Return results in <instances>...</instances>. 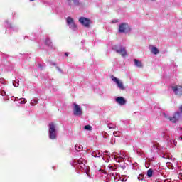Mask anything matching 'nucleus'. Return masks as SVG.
I'll return each instance as SVG.
<instances>
[{"label":"nucleus","instance_id":"nucleus-1","mask_svg":"<svg viewBox=\"0 0 182 182\" xmlns=\"http://www.w3.org/2000/svg\"><path fill=\"white\" fill-rule=\"evenodd\" d=\"M71 166L80 170L82 173H86L87 177H90V175L87 173V166H86V160L84 158H80L78 160L74 159L70 162Z\"/></svg>","mask_w":182,"mask_h":182},{"label":"nucleus","instance_id":"nucleus-2","mask_svg":"<svg viewBox=\"0 0 182 182\" xmlns=\"http://www.w3.org/2000/svg\"><path fill=\"white\" fill-rule=\"evenodd\" d=\"M48 137L50 140H56L58 139V124L55 122L48 124Z\"/></svg>","mask_w":182,"mask_h":182},{"label":"nucleus","instance_id":"nucleus-3","mask_svg":"<svg viewBox=\"0 0 182 182\" xmlns=\"http://www.w3.org/2000/svg\"><path fill=\"white\" fill-rule=\"evenodd\" d=\"M112 157L117 163L124 161V160H128V159H129V154L125 151H121L119 153V152H113L112 154Z\"/></svg>","mask_w":182,"mask_h":182},{"label":"nucleus","instance_id":"nucleus-4","mask_svg":"<svg viewBox=\"0 0 182 182\" xmlns=\"http://www.w3.org/2000/svg\"><path fill=\"white\" fill-rule=\"evenodd\" d=\"M112 50L121 55L122 58H126L127 56V51L126 50V48L122 46L120 44L112 46Z\"/></svg>","mask_w":182,"mask_h":182},{"label":"nucleus","instance_id":"nucleus-5","mask_svg":"<svg viewBox=\"0 0 182 182\" xmlns=\"http://www.w3.org/2000/svg\"><path fill=\"white\" fill-rule=\"evenodd\" d=\"M161 134L163 137V139H165L168 143H171V144H174V146L177 145V141L174 140V138L173 136H170V132H168V130L166 129L161 132Z\"/></svg>","mask_w":182,"mask_h":182},{"label":"nucleus","instance_id":"nucleus-6","mask_svg":"<svg viewBox=\"0 0 182 182\" xmlns=\"http://www.w3.org/2000/svg\"><path fill=\"white\" fill-rule=\"evenodd\" d=\"M66 23L67 26H68L69 29L73 31V32H76L77 31V25H76L75 20L72 17H67Z\"/></svg>","mask_w":182,"mask_h":182},{"label":"nucleus","instance_id":"nucleus-7","mask_svg":"<svg viewBox=\"0 0 182 182\" xmlns=\"http://www.w3.org/2000/svg\"><path fill=\"white\" fill-rule=\"evenodd\" d=\"M111 79L114 83H115L117 87L119 89V90H126V87H124V85L123 84V81L122 80L112 75Z\"/></svg>","mask_w":182,"mask_h":182},{"label":"nucleus","instance_id":"nucleus-8","mask_svg":"<svg viewBox=\"0 0 182 182\" xmlns=\"http://www.w3.org/2000/svg\"><path fill=\"white\" fill-rule=\"evenodd\" d=\"M78 22L85 28H90V26L92 25V23H93L92 20L86 17H80L78 19Z\"/></svg>","mask_w":182,"mask_h":182},{"label":"nucleus","instance_id":"nucleus-9","mask_svg":"<svg viewBox=\"0 0 182 182\" xmlns=\"http://www.w3.org/2000/svg\"><path fill=\"white\" fill-rule=\"evenodd\" d=\"M132 31V28L127 23H122L119 26V32L120 33H127Z\"/></svg>","mask_w":182,"mask_h":182},{"label":"nucleus","instance_id":"nucleus-10","mask_svg":"<svg viewBox=\"0 0 182 182\" xmlns=\"http://www.w3.org/2000/svg\"><path fill=\"white\" fill-rule=\"evenodd\" d=\"M73 113L74 116L80 117V116H82V114H83V112L82 111V107H80V105L76 103H73Z\"/></svg>","mask_w":182,"mask_h":182},{"label":"nucleus","instance_id":"nucleus-11","mask_svg":"<svg viewBox=\"0 0 182 182\" xmlns=\"http://www.w3.org/2000/svg\"><path fill=\"white\" fill-rule=\"evenodd\" d=\"M171 89L178 97H182V86L181 85H174L171 87Z\"/></svg>","mask_w":182,"mask_h":182},{"label":"nucleus","instance_id":"nucleus-12","mask_svg":"<svg viewBox=\"0 0 182 182\" xmlns=\"http://www.w3.org/2000/svg\"><path fill=\"white\" fill-rule=\"evenodd\" d=\"M182 117V105L179 106L178 111L175 112L173 117L171 118L172 122H178Z\"/></svg>","mask_w":182,"mask_h":182},{"label":"nucleus","instance_id":"nucleus-13","mask_svg":"<svg viewBox=\"0 0 182 182\" xmlns=\"http://www.w3.org/2000/svg\"><path fill=\"white\" fill-rule=\"evenodd\" d=\"M67 2L70 9H75V6H79V5H80V1L79 0H67Z\"/></svg>","mask_w":182,"mask_h":182},{"label":"nucleus","instance_id":"nucleus-14","mask_svg":"<svg viewBox=\"0 0 182 182\" xmlns=\"http://www.w3.org/2000/svg\"><path fill=\"white\" fill-rule=\"evenodd\" d=\"M5 26L11 29V31H14V32H18L19 31V27L18 26H14L9 21L6 20L5 21Z\"/></svg>","mask_w":182,"mask_h":182},{"label":"nucleus","instance_id":"nucleus-15","mask_svg":"<svg viewBox=\"0 0 182 182\" xmlns=\"http://www.w3.org/2000/svg\"><path fill=\"white\" fill-rule=\"evenodd\" d=\"M115 102L117 103V105H119V106H124V105L127 103V101L123 97H117L115 98Z\"/></svg>","mask_w":182,"mask_h":182},{"label":"nucleus","instance_id":"nucleus-16","mask_svg":"<svg viewBox=\"0 0 182 182\" xmlns=\"http://www.w3.org/2000/svg\"><path fill=\"white\" fill-rule=\"evenodd\" d=\"M91 156L95 158L103 157V151L100 150H96L91 153Z\"/></svg>","mask_w":182,"mask_h":182},{"label":"nucleus","instance_id":"nucleus-17","mask_svg":"<svg viewBox=\"0 0 182 182\" xmlns=\"http://www.w3.org/2000/svg\"><path fill=\"white\" fill-rule=\"evenodd\" d=\"M162 116L166 119V120H169L172 123H177L178 121H173L171 119L174 117V115L173 117H170L168 113L162 112Z\"/></svg>","mask_w":182,"mask_h":182},{"label":"nucleus","instance_id":"nucleus-18","mask_svg":"<svg viewBox=\"0 0 182 182\" xmlns=\"http://www.w3.org/2000/svg\"><path fill=\"white\" fill-rule=\"evenodd\" d=\"M134 65L136 68H143V63L137 59H134Z\"/></svg>","mask_w":182,"mask_h":182},{"label":"nucleus","instance_id":"nucleus-19","mask_svg":"<svg viewBox=\"0 0 182 182\" xmlns=\"http://www.w3.org/2000/svg\"><path fill=\"white\" fill-rule=\"evenodd\" d=\"M0 95L1 96H4V100H5V101L9 100V96L6 95V92H5V90H0Z\"/></svg>","mask_w":182,"mask_h":182},{"label":"nucleus","instance_id":"nucleus-20","mask_svg":"<svg viewBox=\"0 0 182 182\" xmlns=\"http://www.w3.org/2000/svg\"><path fill=\"white\" fill-rule=\"evenodd\" d=\"M116 165H114V164H109L108 166V170L109 171H116Z\"/></svg>","mask_w":182,"mask_h":182},{"label":"nucleus","instance_id":"nucleus-21","mask_svg":"<svg viewBox=\"0 0 182 182\" xmlns=\"http://www.w3.org/2000/svg\"><path fill=\"white\" fill-rule=\"evenodd\" d=\"M75 149L76 151H82V150H83V146L79 144H77L75 146Z\"/></svg>","mask_w":182,"mask_h":182},{"label":"nucleus","instance_id":"nucleus-22","mask_svg":"<svg viewBox=\"0 0 182 182\" xmlns=\"http://www.w3.org/2000/svg\"><path fill=\"white\" fill-rule=\"evenodd\" d=\"M151 53H153L154 55H158V53H159V49H157V48H156V47H152L151 48Z\"/></svg>","mask_w":182,"mask_h":182},{"label":"nucleus","instance_id":"nucleus-23","mask_svg":"<svg viewBox=\"0 0 182 182\" xmlns=\"http://www.w3.org/2000/svg\"><path fill=\"white\" fill-rule=\"evenodd\" d=\"M45 43H46V45H47V46L52 48V41H50V38H46L45 41Z\"/></svg>","mask_w":182,"mask_h":182},{"label":"nucleus","instance_id":"nucleus-24","mask_svg":"<svg viewBox=\"0 0 182 182\" xmlns=\"http://www.w3.org/2000/svg\"><path fill=\"white\" fill-rule=\"evenodd\" d=\"M28 102L26 98H20L18 100L19 105H25Z\"/></svg>","mask_w":182,"mask_h":182},{"label":"nucleus","instance_id":"nucleus-25","mask_svg":"<svg viewBox=\"0 0 182 182\" xmlns=\"http://www.w3.org/2000/svg\"><path fill=\"white\" fill-rule=\"evenodd\" d=\"M107 127H108V129L114 130V129H116V124H114L113 123H109V124H107Z\"/></svg>","mask_w":182,"mask_h":182},{"label":"nucleus","instance_id":"nucleus-26","mask_svg":"<svg viewBox=\"0 0 182 182\" xmlns=\"http://www.w3.org/2000/svg\"><path fill=\"white\" fill-rule=\"evenodd\" d=\"M163 159H168V160H171V159H173V156L168 154H164L162 156Z\"/></svg>","mask_w":182,"mask_h":182},{"label":"nucleus","instance_id":"nucleus-27","mask_svg":"<svg viewBox=\"0 0 182 182\" xmlns=\"http://www.w3.org/2000/svg\"><path fill=\"white\" fill-rule=\"evenodd\" d=\"M30 105L31 106H36V105H38V99L31 100Z\"/></svg>","mask_w":182,"mask_h":182},{"label":"nucleus","instance_id":"nucleus-28","mask_svg":"<svg viewBox=\"0 0 182 182\" xmlns=\"http://www.w3.org/2000/svg\"><path fill=\"white\" fill-rule=\"evenodd\" d=\"M102 160L105 162V163H109V161H110V156H105V155H102Z\"/></svg>","mask_w":182,"mask_h":182},{"label":"nucleus","instance_id":"nucleus-29","mask_svg":"<svg viewBox=\"0 0 182 182\" xmlns=\"http://www.w3.org/2000/svg\"><path fill=\"white\" fill-rule=\"evenodd\" d=\"M13 86L18 87L19 86V80H16L13 82Z\"/></svg>","mask_w":182,"mask_h":182},{"label":"nucleus","instance_id":"nucleus-30","mask_svg":"<svg viewBox=\"0 0 182 182\" xmlns=\"http://www.w3.org/2000/svg\"><path fill=\"white\" fill-rule=\"evenodd\" d=\"M84 130H87V132H91L92 126H90V125H85L84 127Z\"/></svg>","mask_w":182,"mask_h":182},{"label":"nucleus","instance_id":"nucleus-31","mask_svg":"<svg viewBox=\"0 0 182 182\" xmlns=\"http://www.w3.org/2000/svg\"><path fill=\"white\" fill-rule=\"evenodd\" d=\"M166 166L171 168V170L174 169V166H173V164L171 162H167Z\"/></svg>","mask_w":182,"mask_h":182},{"label":"nucleus","instance_id":"nucleus-32","mask_svg":"<svg viewBox=\"0 0 182 182\" xmlns=\"http://www.w3.org/2000/svg\"><path fill=\"white\" fill-rule=\"evenodd\" d=\"M148 177H153V169H149L147 171Z\"/></svg>","mask_w":182,"mask_h":182},{"label":"nucleus","instance_id":"nucleus-33","mask_svg":"<svg viewBox=\"0 0 182 182\" xmlns=\"http://www.w3.org/2000/svg\"><path fill=\"white\" fill-rule=\"evenodd\" d=\"M102 136L104 139H107V137H109V134H107V132H102Z\"/></svg>","mask_w":182,"mask_h":182},{"label":"nucleus","instance_id":"nucleus-34","mask_svg":"<svg viewBox=\"0 0 182 182\" xmlns=\"http://www.w3.org/2000/svg\"><path fill=\"white\" fill-rule=\"evenodd\" d=\"M153 147L154 150H159L160 149V145L159 144H154Z\"/></svg>","mask_w":182,"mask_h":182},{"label":"nucleus","instance_id":"nucleus-35","mask_svg":"<svg viewBox=\"0 0 182 182\" xmlns=\"http://www.w3.org/2000/svg\"><path fill=\"white\" fill-rule=\"evenodd\" d=\"M113 135L115 136V137H120L121 133L120 132H114Z\"/></svg>","mask_w":182,"mask_h":182},{"label":"nucleus","instance_id":"nucleus-36","mask_svg":"<svg viewBox=\"0 0 182 182\" xmlns=\"http://www.w3.org/2000/svg\"><path fill=\"white\" fill-rule=\"evenodd\" d=\"M55 68L58 70V72H59L60 73L63 74V70L62 69H60V68L59 66H55Z\"/></svg>","mask_w":182,"mask_h":182},{"label":"nucleus","instance_id":"nucleus-37","mask_svg":"<svg viewBox=\"0 0 182 182\" xmlns=\"http://www.w3.org/2000/svg\"><path fill=\"white\" fill-rule=\"evenodd\" d=\"M144 178V175L143 174H139L138 176V180L143 181V178Z\"/></svg>","mask_w":182,"mask_h":182},{"label":"nucleus","instance_id":"nucleus-38","mask_svg":"<svg viewBox=\"0 0 182 182\" xmlns=\"http://www.w3.org/2000/svg\"><path fill=\"white\" fill-rule=\"evenodd\" d=\"M111 144H114L116 143V138L112 137L110 141Z\"/></svg>","mask_w":182,"mask_h":182},{"label":"nucleus","instance_id":"nucleus-39","mask_svg":"<svg viewBox=\"0 0 182 182\" xmlns=\"http://www.w3.org/2000/svg\"><path fill=\"white\" fill-rule=\"evenodd\" d=\"M104 153V154H102V156H110V152H109V151H105Z\"/></svg>","mask_w":182,"mask_h":182},{"label":"nucleus","instance_id":"nucleus-40","mask_svg":"<svg viewBox=\"0 0 182 182\" xmlns=\"http://www.w3.org/2000/svg\"><path fill=\"white\" fill-rule=\"evenodd\" d=\"M101 174H106V171L103 169H99L98 171Z\"/></svg>","mask_w":182,"mask_h":182},{"label":"nucleus","instance_id":"nucleus-41","mask_svg":"<svg viewBox=\"0 0 182 182\" xmlns=\"http://www.w3.org/2000/svg\"><path fill=\"white\" fill-rule=\"evenodd\" d=\"M0 83H1L2 85H5V79L0 78Z\"/></svg>","mask_w":182,"mask_h":182},{"label":"nucleus","instance_id":"nucleus-42","mask_svg":"<svg viewBox=\"0 0 182 182\" xmlns=\"http://www.w3.org/2000/svg\"><path fill=\"white\" fill-rule=\"evenodd\" d=\"M19 98L18 97H11V100H13V102H16V100H18Z\"/></svg>","mask_w":182,"mask_h":182},{"label":"nucleus","instance_id":"nucleus-43","mask_svg":"<svg viewBox=\"0 0 182 182\" xmlns=\"http://www.w3.org/2000/svg\"><path fill=\"white\" fill-rule=\"evenodd\" d=\"M177 130H178V133H180L181 134H182V128H181V127H178V128L177 129Z\"/></svg>","mask_w":182,"mask_h":182},{"label":"nucleus","instance_id":"nucleus-44","mask_svg":"<svg viewBox=\"0 0 182 182\" xmlns=\"http://www.w3.org/2000/svg\"><path fill=\"white\" fill-rule=\"evenodd\" d=\"M114 181H116V182H117V181H119V180H120V178L118 177H114Z\"/></svg>","mask_w":182,"mask_h":182},{"label":"nucleus","instance_id":"nucleus-45","mask_svg":"<svg viewBox=\"0 0 182 182\" xmlns=\"http://www.w3.org/2000/svg\"><path fill=\"white\" fill-rule=\"evenodd\" d=\"M50 64L53 65V66H55V67L57 66L56 63L55 62H51Z\"/></svg>","mask_w":182,"mask_h":182},{"label":"nucleus","instance_id":"nucleus-46","mask_svg":"<svg viewBox=\"0 0 182 182\" xmlns=\"http://www.w3.org/2000/svg\"><path fill=\"white\" fill-rule=\"evenodd\" d=\"M136 153L139 156H141V152H140V151H136Z\"/></svg>","mask_w":182,"mask_h":182},{"label":"nucleus","instance_id":"nucleus-47","mask_svg":"<svg viewBox=\"0 0 182 182\" xmlns=\"http://www.w3.org/2000/svg\"><path fill=\"white\" fill-rule=\"evenodd\" d=\"M117 22H118L117 20H112V23H117Z\"/></svg>","mask_w":182,"mask_h":182},{"label":"nucleus","instance_id":"nucleus-48","mask_svg":"<svg viewBox=\"0 0 182 182\" xmlns=\"http://www.w3.org/2000/svg\"><path fill=\"white\" fill-rule=\"evenodd\" d=\"M38 68H39V69L42 70V65L41 64H38Z\"/></svg>","mask_w":182,"mask_h":182},{"label":"nucleus","instance_id":"nucleus-49","mask_svg":"<svg viewBox=\"0 0 182 182\" xmlns=\"http://www.w3.org/2000/svg\"><path fill=\"white\" fill-rule=\"evenodd\" d=\"M65 56L66 57L69 56V53H65Z\"/></svg>","mask_w":182,"mask_h":182},{"label":"nucleus","instance_id":"nucleus-50","mask_svg":"<svg viewBox=\"0 0 182 182\" xmlns=\"http://www.w3.org/2000/svg\"><path fill=\"white\" fill-rule=\"evenodd\" d=\"M121 168H122V170H124V168H126V166H122Z\"/></svg>","mask_w":182,"mask_h":182},{"label":"nucleus","instance_id":"nucleus-51","mask_svg":"<svg viewBox=\"0 0 182 182\" xmlns=\"http://www.w3.org/2000/svg\"><path fill=\"white\" fill-rule=\"evenodd\" d=\"M179 178H182V173H179Z\"/></svg>","mask_w":182,"mask_h":182},{"label":"nucleus","instance_id":"nucleus-52","mask_svg":"<svg viewBox=\"0 0 182 182\" xmlns=\"http://www.w3.org/2000/svg\"><path fill=\"white\" fill-rule=\"evenodd\" d=\"M112 177H114V173H112Z\"/></svg>","mask_w":182,"mask_h":182},{"label":"nucleus","instance_id":"nucleus-53","mask_svg":"<svg viewBox=\"0 0 182 182\" xmlns=\"http://www.w3.org/2000/svg\"><path fill=\"white\" fill-rule=\"evenodd\" d=\"M151 1L153 2V1H156V0H151Z\"/></svg>","mask_w":182,"mask_h":182},{"label":"nucleus","instance_id":"nucleus-54","mask_svg":"<svg viewBox=\"0 0 182 182\" xmlns=\"http://www.w3.org/2000/svg\"><path fill=\"white\" fill-rule=\"evenodd\" d=\"M134 166H137V164H135Z\"/></svg>","mask_w":182,"mask_h":182},{"label":"nucleus","instance_id":"nucleus-55","mask_svg":"<svg viewBox=\"0 0 182 182\" xmlns=\"http://www.w3.org/2000/svg\"><path fill=\"white\" fill-rule=\"evenodd\" d=\"M30 1H35V0H30Z\"/></svg>","mask_w":182,"mask_h":182},{"label":"nucleus","instance_id":"nucleus-56","mask_svg":"<svg viewBox=\"0 0 182 182\" xmlns=\"http://www.w3.org/2000/svg\"><path fill=\"white\" fill-rule=\"evenodd\" d=\"M181 140H182V137H181Z\"/></svg>","mask_w":182,"mask_h":182},{"label":"nucleus","instance_id":"nucleus-57","mask_svg":"<svg viewBox=\"0 0 182 182\" xmlns=\"http://www.w3.org/2000/svg\"><path fill=\"white\" fill-rule=\"evenodd\" d=\"M107 182H109V181H107Z\"/></svg>","mask_w":182,"mask_h":182}]
</instances>
